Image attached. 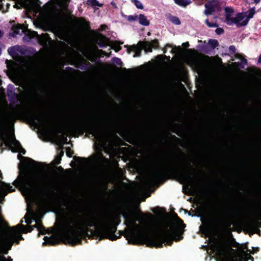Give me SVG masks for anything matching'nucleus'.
I'll return each mask as SVG.
<instances>
[{
  "instance_id": "f257e3e1",
  "label": "nucleus",
  "mask_w": 261,
  "mask_h": 261,
  "mask_svg": "<svg viewBox=\"0 0 261 261\" xmlns=\"http://www.w3.org/2000/svg\"><path fill=\"white\" fill-rule=\"evenodd\" d=\"M27 165L33 168L29 175L25 173L20 175L17 179L19 186L28 205L31 209L32 204H35L38 211L32 212L26 216L25 221L27 224L32 222V219L36 222V227L38 235L46 233H50V237H45L43 244L55 245L58 242V237L65 238L72 245H75L79 241V237L88 232L89 227L94 226L95 231L100 238H107L115 240L117 237L114 235L116 226L120 223V215L116 213H111L103 216L96 222L91 216L80 218L74 213H71L59 223L56 230H50L48 232L39 222L43 216V213L49 204L48 196L43 190V187L49 180L48 175L43 164L28 159Z\"/></svg>"
},
{
  "instance_id": "f03ea898",
  "label": "nucleus",
  "mask_w": 261,
  "mask_h": 261,
  "mask_svg": "<svg viewBox=\"0 0 261 261\" xmlns=\"http://www.w3.org/2000/svg\"><path fill=\"white\" fill-rule=\"evenodd\" d=\"M0 121V127L3 131V139L6 145L13 152L24 153L20 143L14 136L13 125L17 119L37 128L42 135H50L57 129H63L67 134L87 132L91 134L99 145L105 140L101 130L103 125L100 118L91 115H4Z\"/></svg>"
},
{
  "instance_id": "7ed1b4c3",
  "label": "nucleus",
  "mask_w": 261,
  "mask_h": 261,
  "mask_svg": "<svg viewBox=\"0 0 261 261\" xmlns=\"http://www.w3.org/2000/svg\"><path fill=\"white\" fill-rule=\"evenodd\" d=\"M124 223L126 225V237L129 243L136 244L140 239L147 238L148 246L161 247L163 242L171 245L172 240L181 239L180 234L185 225L178 218L175 223L170 221L164 222L160 227L157 234L147 237L150 231L149 225L140 221V215L134 212H128L123 215Z\"/></svg>"
},
{
  "instance_id": "20e7f679",
  "label": "nucleus",
  "mask_w": 261,
  "mask_h": 261,
  "mask_svg": "<svg viewBox=\"0 0 261 261\" xmlns=\"http://www.w3.org/2000/svg\"><path fill=\"white\" fill-rule=\"evenodd\" d=\"M218 261H253L250 254L255 251L249 250L246 244H239L230 236L224 237L211 246Z\"/></svg>"
},
{
  "instance_id": "39448f33",
  "label": "nucleus",
  "mask_w": 261,
  "mask_h": 261,
  "mask_svg": "<svg viewBox=\"0 0 261 261\" xmlns=\"http://www.w3.org/2000/svg\"><path fill=\"white\" fill-rule=\"evenodd\" d=\"M32 228L27 227L19 224L11 229L10 231L0 239V254H7L8 250L11 249L12 244L21 239V232L31 231ZM0 261H12L10 258L6 259L0 256Z\"/></svg>"
},
{
  "instance_id": "423d86ee",
  "label": "nucleus",
  "mask_w": 261,
  "mask_h": 261,
  "mask_svg": "<svg viewBox=\"0 0 261 261\" xmlns=\"http://www.w3.org/2000/svg\"><path fill=\"white\" fill-rule=\"evenodd\" d=\"M225 22L228 25H232L233 24H238L240 23V22L243 20L245 16L241 13H239L236 15V17H232L233 13V10L231 8L226 7L225 8Z\"/></svg>"
},
{
  "instance_id": "0eeeda50",
  "label": "nucleus",
  "mask_w": 261,
  "mask_h": 261,
  "mask_svg": "<svg viewBox=\"0 0 261 261\" xmlns=\"http://www.w3.org/2000/svg\"><path fill=\"white\" fill-rule=\"evenodd\" d=\"M27 97L33 102H38L43 97L42 92H39L34 86H28L25 89Z\"/></svg>"
},
{
  "instance_id": "6e6552de",
  "label": "nucleus",
  "mask_w": 261,
  "mask_h": 261,
  "mask_svg": "<svg viewBox=\"0 0 261 261\" xmlns=\"http://www.w3.org/2000/svg\"><path fill=\"white\" fill-rule=\"evenodd\" d=\"M45 97L55 103H62L65 102L64 96L62 94H58L53 92H49L46 93Z\"/></svg>"
},
{
  "instance_id": "1a4fd4ad",
  "label": "nucleus",
  "mask_w": 261,
  "mask_h": 261,
  "mask_svg": "<svg viewBox=\"0 0 261 261\" xmlns=\"http://www.w3.org/2000/svg\"><path fill=\"white\" fill-rule=\"evenodd\" d=\"M139 44H141L143 47L146 49L148 51L151 52L152 48L158 49L159 47V42L156 39L151 41L139 42Z\"/></svg>"
},
{
  "instance_id": "9d476101",
  "label": "nucleus",
  "mask_w": 261,
  "mask_h": 261,
  "mask_svg": "<svg viewBox=\"0 0 261 261\" xmlns=\"http://www.w3.org/2000/svg\"><path fill=\"white\" fill-rule=\"evenodd\" d=\"M216 214L218 220L220 222L226 221L229 216L228 210L224 207L218 208L216 211Z\"/></svg>"
},
{
  "instance_id": "9b49d317",
  "label": "nucleus",
  "mask_w": 261,
  "mask_h": 261,
  "mask_svg": "<svg viewBox=\"0 0 261 261\" xmlns=\"http://www.w3.org/2000/svg\"><path fill=\"white\" fill-rule=\"evenodd\" d=\"M7 96L9 100L11 102H14L17 100L19 97V95L15 92V90L13 85H9L7 89Z\"/></svg>"
},
{
  "instance_id": "f8f14e48",
  "label": "nucleus",
  "mask_w": 261,
  "mask_h": 261,
  "mask_svg": "<svg viewBox=\"0 0 261 261\" xmlns=\"http://www.w3.org/2000/svg\"><path fill=\"white\" fill-rule=\"evenodd\" d=\"M109 38L101 33H99L96 39V42L101 48L106 47L108 45Z\"/></svg>"
},
{
  "instance_id": "ddd939ff",
  "label": "nucleus",
  "mask_w": 261,
  "mask_h": 261,
  "mask_svg": "<svg viewBox=\"0 0 261 261\" xmlns=\"http://www.w3.org/2000/svg\"><path fill=\"white\" fill-rule=\"evenodd\" d=\"M144 48L141 44H138V45H133L127 47V51L128 54H130L132 51L135 53L134 57H138L141 55L142 48Z\"/></svg>"
},
{
  "instance_id": "4468645a",
  "label": "nucleus",
  "mask_w": 261,
  "mask_h": 261,
  "mask_svg": "<svg viewBox=\"0 0 261 261\" xmlns=\"http://www.w3.org/2000/svg\"><path fill=\"white\" fill-rule=\"evenodd\" d=\"M246 13L247 15L246 16L247 17L246 19L238 24V27L245 26L247 24L249 19L253 18L254 14L255 13V7L249 9Z\"/></svg>"
},
{
  "instance_id": "2eb2a0df",
  "label": "nucleus",
  "mask_w": 261,
  "mask_h": 261,
  "mask_svg": "<svg viewBox=\"0 0 261 261\" xmlns=\"http://www.w3.org/2000/svg\"><path fill=\"white\" fill-rule=\"evenodd\" d=\"M14 188L10 185L2 182L0 186V194L5 195L7 192L13 191Z\"/></svg>"
},
{
  "instance_id": "dca6fc26",
  "label": "nucleus",
  "mask_w": 261,
  "mask_h": 261,
  "mask_svg": "<svg viewBox=\"0 0 261 261\" xmlns=\"http://www.w3.org/2000/svg\"><path fill=\"white\" fill-rule=\"evenodd\" d=\"M204 7L205 10L204 11V13L206 16L212 15L216 10V7L213 5L210 2H207L205 4Z\"/></svg>"
},
{
  "instance_id": "f3484780",
  "label": "nucleus",
  "mask_w": 261,
  "mask_h": 261,
  "mask_svg": "<svg viewBox=\"0 0 261 261\" xmlns=\"http://www.w3.org/2000/svg\"><path fill=\"white\" fill-rule=\"evenodd\" d=\"M178 114H261L260 113H178Z\"/></svg>"
},
{
  "instance_id": "a211bd4d",
  "label": "nucleus",
  "mask_w": 261,
  "mask_h": 261,
  "mask_svg": "<svg viewBox=\"0 0 261 261\" xmlns=\"http://www.w3.org/2000/svg\"><path fill=\"white\" fill-rule=\"evenodd\" d=\"M178 175L180 180L183 182H188L190 181L191 178V174L190 173L181 171H180L178 173Z\"/></svg>"
},
{
  "instance_id": "6ab92c4d",
  "label": "nucleus",
  "mask_w": 261,
  "mask_h": 261,
  "mask_svg": "<svg viewBox=\"0 0 261 261\" xmlns=\"http://www.w3.org/2000/svg\"><path fill=\"white\" fill-rule=\"evenodd\" d=\"M23 24L17 23L16 25H13L11 28V30L13 31L12 33H10V35L13 37H15L16 35L19 34L20 30L23 29Z\"/></svg>"
},
{
  "instance_id": "aec40b11",
  "label": "nucleus",
  "mask_w": 261,
  "mask_h": 261,
  "mask_svg": "<svg viewBox=\"0 0 261 261\" xmlns=\"http://www.w3.org/2000/svg\"><path fill=\"white\" fill-rule=\"evenodd\" d=\"M8 54L12 57L18 55V53H21L20 49V46L18 45L12 46L8 48Z\"/></svg>"
},
{
  "instance_id": "412c9836",
  "label": "nucleus",
  "mask_w": 261,
  "mask_h": 261,
  "mask_svg": "<svg viewBox=\"0 0 261 261\" xmlns=\"http://www.w3.org/2000/svg\"><path fill=\"white\" fill-rule=\"evenodd\" d=\"M138 19L139 20V23L142 25L148 26L150 24V21L143 14H140L138 15Z\"/></svg>"
},
{
  "instance_id": "4be33fe9",
  "label": "nucleus",
  "mask_w": 261,
  "mask_h": 261,
  "mask_svg": "<svg viewBox=\"0 0 261 261\" xmlns=\"http://www.w3.org/2000/svg\"><path fill=\"white\" fill-rule=\"evenodd\" d=\"M174 2L179 6H186L188 5L190 2L188 0H174Z\"/></svg>"
},
{
  "instance_id": "5701e85b",
  "label": "nucleus",
  "mask_w": 261,
  "mask_h": 261,
  "mask_svg": "<svg viewBox=\"0 0 261 261\" xmlns=\"http://www.w3.org/2000/svg\"><path fill=\"white\" fill-rule=\"evenodd\" d=\"M87 5L91 6V7H94V6H99L101 7L102 4H100L99 3V2L97 0H88Z\"/></svg>"
},
{
  "instance_id": "b1692460",
  "label": "nucleus",
  "mask_w": 261,
  "mask_h": 261,
  "mask_svg": "<svg viewBox=\"0 0 261 261\" xmlns=\"http://www.w3.org/2000/svg\"><path fill=\"white\" fill-rule=\"evenodd\" d=\"M241 62H235L234 63L237 64L239 67L241 68H244V65H246L247 64V60L243 57L241 59Z\"/></svg>"
},
{
  "instance_id": "393cba45",
  "label": "nucleus",
  "mask_w": 261,
  "mask_h": 261,
  "mask_svg": "<svg viewBox=\"0 0 261 261\" xmlns=\"http://www.w3.org/2000/svg\"><path fill=\"white\" fill-rule=\"evenodd\" d=\"M208 43L213 49H214L219 46V42L217 40L210 39L208 41Z\"/></svg>"
},
{
  "instance_id": "a878e982",
  "label": "nucleus",
  "mask_w": 261,
  "mask_h": 261,
  "mask_svg": "<svg viewBox=\"0 0 261 261\" xmlns=\"http://www.w3.org/2000/svg\"><path fill=\"white\" fill-rule=\"evenodd\" d=\"M93 68H94V66L93 65L90 64L89 62H87L84 63V65H83V67H81V68L82 69L89 70L93 69Z\"/></svg>"
},
{
  "instance_id": "bb28decb",
  "label": "nucleus",
  "mask_w": 261,
  "mask_h": 261,
  "mask_svg": "<svg viewBox=\"0 0 261 261\" xmlns=\"http://www.w3.org/2000/svg\"><path fill=\"white\" fill-rule=\"evenodd\" d=\"M170 20L173 24L176 25H179L181 23L179 18L176 16H172Z\"/></svg>"
},
{
  "instance_id": "cd10ccee",
  "label": "nucleus",
  "mask_w": 261,
  "mask_h": 261,
  "mask_svg": "<svg viewBox=\"0 0 261 261\" xmlns=\"http://www.w3.org/2000/svg\"><path fill=\"white\" fill-rule=\"evenodd\" d=\"M132 2L134 4L136 7L139 9H143V6L141 2L138 0H132Z\"/></svg>"
},
{
  "instance_id": "c85d7f7f",
  "label": "nucleus",
  "mask_w": 261,
  "mask_h": 261,
  "mask_svg": "<svg viewBox=\"0 0 261 261\" xmlns=\"http://www.w3.org/2000/svg\"><path fill=\"white\" fill-rule=\"evenodd\" d=\"M205 23L209 28L218 27V25L216 22L211 23L209 21L208 19H207L205 20Z\"/></svg>"
},
{
  "instance_id": "c756f323",
  "label": "nucleus",
  "mask_w": 261,
  "mask_h": 261,
  "mask_svg": "<svg viewBox=\"0 0 261 261\" xmlns=\"http://www.w3.org/2000/svg\"><path fill=\"white\" fill-rule=\"evenodd\" d=\"M113 62L118 65L121 66L122 64V62L121 59L117 57H114L112 59Z\"/></svg>"
},
{
  "instance_id": "7c9ffc66",
  "label": "nucleus",
  "mask_w": 261,
  "mask_h": 261,
  "mask_svg": "<svg viewBox=\"0 0 261 261\" xmlns=\"http://www.w3.org/2000/svg\"><path fill=\"white\" fill-rule=\"evenodd\" d=\"M138 16L136 15H129L127 17V20L129 21H135L138 19Z\"/></svg>"
},
{
  "instance_id": "2f4dec72",
  "label": "nucleus",
  "mask_w": 261,
  "mask_h": 261,
  "mask_svg": "<svg viewBox=\"0 0 261 261\" xmlns=\"http://www.w3.org/2000/svg\"><path fill=\"white\" fill-rule=\"evenodd\" d=\"M229 52L231 55H234L236 51V47L234 45H230L228 48Z\"/></svg>"
},
{
  "instance_id": "473e14b6",
  "label": "nucleus",
  "mask_w": 261,
  "mask_h": 261,
  "mask_svg": "<svg viewBox=\"0 0 261 261\" xmlns=\"http://www.w3.org/2000/svg\"><path fill=\"white\" fill-rule=\"evenodd\" d=\"M215 32L217 35H221L224 33V31L223 29L221 28H217L215 30Z\"/></svg>"
},
{
  "instance_id": "72a5a7b5",
  "label": "nucleus",
  "mask_w": 261,
  "mask_h": 261,
  "mask_svg": "<svg viewBox=\"0 0 261 261\" xmlns=\"http://www.w3.org/2000/svg\"><path fill=\"white\" fill-rule=\"evenodd\" d=\"M108 28V27L106 24H101L100 26V28L99 29V31H105L106 29Z\"/></svg>"
},
{
  "instance_id": "f704fd0d",
  "label": "nucleus",
  "mask_w": 261,
  "mask_h": 261,
  "mask_svg": "<svg viewBox=\"0 0 261 261\" xmlns=\"http://www.w3.org/2000/svg\"><path fill=\"white\" fill-rule=\"evenodd\" d=\"M61 155H58L55 160V162H56V164H59V163L60 162V160H61Z\"/></svg>"
},
{
  "instance_id": "c9c22d12",
  "label": "nucleus",
  "mask_w": 261,
  "mask_h": 261,
  "mask_svg": "<svg viewBox=\"0 0 261 261\" xmlns=\"http://www.w3.org/2000/svg\"><path fill=\"white\" fill-rule=\"evenodd\" d=\"M115 48L114 49L115 50V51L116 52H117V51H119L121 49V47L118 44H115Z\"/></svg>"
},
{
  "instance_id": "e433bc0d",
  "label": "nucleus",
  "mask_w": 261,
  "mask_h": 261,
  "mask_svg": "<svg viewBox=\"0 0 261 261\" xmlns=\"http://www.w3.org/2000/svg\"><path fill=\"white\" fill-rule=\"evenodd\" d=\"M66 154L69 157H71L72 155V151L70 149H67L66 151Z\"/></svg>"
},
{
  "instance_id": "4c0bfd02",
  "label": "nucleus",
  "mask_w": 261,
  "mask_h": 261,
  "mask_svg": "<svg viewBox=\"0 0 261 261\" xmlns=\"http://www.w3.org/2000/svg\"><path fill=\"white\" fill-rule=\"evenodd\" d=\"M182 46L185 48H188L190 46L189 42H184L182 44Z\"/></svg>"
},
{
  "instance_id": "58836bf2",
  "label": "nucleus",
  "mask_w": 261,
  "mask_h": 261,
  "mask_svg": "<svg viewBox=\"0 0 261 261\" xmlns=\"http://www.w3.org/2000/svg\"><path fill=\"white\" fill-rule=\"evenodd\" d=\"M234 57L236 58V59H240L242 58V56L239 54H234Z\"/></svg>"
},
{
  "instance_id": "ea45409f",
  "label": "nucleus",
  "mask_w": 261,
  "mask_h": 261,
  "mask_svg": "<svg viewBox=\"0 0 261 261\" xmlns=\"http://www.w3.org/2000/svg\"><path fill=\"white\" fill-rule=\"evenodd\" d=\"M193 63L196 66H199L200 64L199 61L198 60H194Z\"/></svg>"
},
{
  "instance_id": "a19ab883",
  "label": "nucleus",
  "mask_w": 261,
  "mask_h": 261,
  "mask_svg": "<svg viewBox=\"0 0 261 261\" xmlns=\"http://www.w3.org/2000/svg\"><path fill=\"white\" fill-rule=\"evenodd\" d=\"M260 1L261 0H253V2L255 4H257L260 2Z\"/></svg>"
},
{
  "instance_id": "79ce46f5",
  "label": "nucleus",
  "mask_w": 261,
  "mask_h": 261,
  "mask_svg": "<svg viewBox=\"0 0 261 261\" xmlns=\"http://www.w3.org/2000/svg\"><path fill=\"white\" fill-rule=\"evenodd\" d=\"M258 63H261V54H260V55L258 57Z\"/></svg>"
},
{
  "instance_id": "37998d69",
  "label": "nucleus",
  "mask_w": 261,
  "mask_h": 261,
  "mask_svg": "<svg viewBox=\"0 0 261 261\" xmlns=\"http://www.w3.org/2000/svg\"><path fill=\"white\" fill-rule=\"evenodd\" d=\"M3 32L0 30V38H1L3 36Z\"/></svg>"
},
{
  "instance_id": "c03bdc74",
  "label": "nucleus",
  "mask_w": 261,
  "mask_h": 261,
  "mask_svg": "<svg viewBox=\"0 0 261 261\" xmlns=\"http://www.w3.org/2000/svg\"><path fill=\"white\" fill-rule=\"evenodd\" d=\"M166 47H172V45L169 44H167L166 45Z\"/></svg>"
},
{
  "instance_id": "a18cd8bd",
  "label": "nucleus",
  "mask_w": 261,
  "mask_h": 261,
  "mask_svg": "<svg viewBox=\"0 0 261 261\" xmlns=\"http://www.w3.org/2000/svg\"><path fill=\"white\" fill-rule=\"evenodd\" d=\"M234 94H235V93H229V95H230L231 96H234Z\"/></svg>"
},
{
  "instance_id": "49530a36",
  "label": "nucleus",
  "mask_w": 261,
  "mask_h": 261,
  "mask_svg": "<svg viewBox=\"0 0 261 261\" xmlns=\"http://www.w3.org/2000/svg\"><path fill=\"white\" fill-rule=\"evenodd\" d=\"M163 51H164V53L165 54L166 53L167 50H166V49L165 48H164L163 49Z\"/></svg>"
},
{
  "instance_id": "de8ad7c7",
  "label": "nucleus",
  "mask_w": 261,
  "mask_h": 261,
  "mask_svg": "<svg viewBox=\"0 0 261 261\" xmlns=\"http://www.w3.org/2000/svg\"><path fill=\"white\" fill-rule=\"evenodd\" d=\"M67 69H70V70H73V69H72V68H71V67H67Z\"/></svg>"
},
{
  "instance_id": "09e8293b",
  "label": "nucleus",
  "mask_w": 261,
  "mask_h": 261,
  "mask_svg": "<svg viewBox=\"0 0 261 261\" xmlns=\"http://www.w3.org/2000/svg\"><path fill=\"white\" fill-rule=\"evenodd\" d=\"M1 54H2V49H1V48L0 47V55H1Z\"/></svg>"
},
{
  "instance_id": "8fccbe9b",
  "label": "nucleus",
  "mask_w": 261,
  "mask_h": 261,
  "mask_svg": "<svg viewBox=\"0 0 261 261\" xmlns=\"http://www.w3.org/2000/svg\"><path fill=\"white\" fill-rule=\"evenodd\" d=\"M3 1V0H0V3H1V2H2V1Z\"/></svg>"
},
{
  "instance_id": "3c124183",
  "label": "nucleus",
  "mask_w": 261,
  "mask_h": 261,
  "mask_svg": "<svg viewBox=\"0 0 261 261\" xmlns=\"http://www.w3.org/2000/svg\"><path fill=\"white\" fill-rule=\"evenodd\" d=\"M128 46L125 45V47H127Z\"/></svg>"
}]
</instances>
